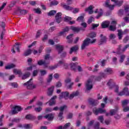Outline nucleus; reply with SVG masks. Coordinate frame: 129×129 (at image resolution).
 Masks as SVG:
<instances>
[{
	"mask_svg": "<svg viewBox=\"0 0 129 129\" xmlns=\"http://www.w3.org/2000/svg\"><path fill=\"white\" fill-rule=\"evenodd\" d=\"M112 88L114 89V92H115V93H117V94L119 96H122V95H126V96H129L128 88H124L123 90L120 92H118V90L119 89V87H118V86L115 85L113 86Z\"/></svg>",
	"mask_w": 129,
	"mask_h": 129,
	"instance_id": "obj_1",
	"label": "nucleus"
},
{
	"mask_svg": "<svg viewBox=\"0 0 129 129\" xmlns=\"http://www.w3.org/2000/svg\"><path fill=\"white\" fill-rule=\"evenodd\" d=\"M50 62H47L46 60H43V59H40L37 62L38 65L39 66H42L43 65L44 68H49L50 70H54L57 68V66H49V63Z\"/></svg>",
	"mask_w": 129,
	"mask_h": 129,
	"instance_id": "obj_2",
	"label": "nucleus"
},
{
	"mask_svg": "<svg viewBox=\"0 0 129 129\" xmlns=\"http://www.w3.org/2000/svg\"><path fill=\"white\" fill-rule=\"evenodd\" d=\"M93 80L92 79H89L85 83V92L86 93H88L90 91H91V89L93 88V85L92 84V82Z\"/></svg>",
	"mask_w": 129,
	"mask_h": 129,
	"instance_id": "obj_3",
	"label": "nucleus"
},
{
	"mask_svg": "<svg viewBox=\"0 0 129 129\" xmlns=\"http://www.w3.org/2000/svg\"><path fill=\"white\" fill-rule=\"evenodd\" d=\"M96 42V39H94L92 40L90 38H87L84 41L82 45L81 48L82 50H84L86 47H87L89 44H93Z\"/></svg>",
	"mask_w": 129,
	"mask_h": 129,
	"instance_id": "obj_4",
	"label": "nucleus"
},
{
	"mask_svg": "<svg viewBox=\"0 0 129 129\" xmlns=\"http://www.w3.org/2000/svg\"><path fill=\"white\" fill-rule=\"evenodd\" d=\"M81 26L83 27L78 28V27H72L71 29L74 32H80V31H85V29L87 28V23L85 22H82L81 24Z\"/></svg>",
	"mask_w": 129,
	"mask_h": 129,
	"instance_id": "obj_5",
	"label": "nucleus"
},
{
	"mask_svg": "<svg viewBox=\"0 0 129 129\" xmlns=\"http://www.w3.org/2000/svg\"><path fill=\"white\" fill-rule=\"evenodd\" d=\"M121 45H119L118 46V48H117V54L118 55L121 54V53H124L129 48V44H125L121 49Z\"/></svg>",
	"mask_w": 129,
	"mask_h": 129,
	"instance_id": "obj_6",
	"label": "nucleus"
},
{
	"mask_svg": "<svg viewBox=\"0 0 129 129\" xmlns=\"http://www.w3.org/2000/svg\"><path fill=\"white\" fill-rule=\"evenodd\" d=\"M33 79H30L27 82L24 83L23 85L24 86H26L27 89H35L36 88V85H34L33 82H32Z\"/></svg>",
	"mask_w": 129,
	"mask_h": 129,
	"instance_id": "obj_7",
	"label": "nucleus"
},
{
	"mask_svg": "<svg viewBox=\"0 0 129 129\" xmlns=\"http://www.w3.org/2000/svg\"><path fill=\"white\" fill-rule=\"evenodd\" d=\"M93 112L95 114V115H98L99 113H105V112H106V110L101 108H96V107H95L93 109Z\"/></svg>",
	"mask_w": 129,
	"mask_h": 129,
	"instance_id": "obj_8",
	"label": "nucleus"
},
{
	"mask_svg": "<svg viewBox=\"0 0 129 129\" xmlns=\"http://www.w3.org/2000/svg\"><path fill=\"white\" fill-rule=\"evenodd\" d=\"M118 33L117 36L119 40H121L122 39V35H125V34H127L128 32V29H125L123 32L121 29H119L117 30Z\"/></svg>",
	"mask_w": 129,
	"mask_h": 129,
	"instance_id": "obj_9",
	"label": "nucleus"
},
{
	"mask_svg": "<svg viewBox=\"0 0 129 129\" xmlns=\"http://www.w3.org/2000/svg\"><path fill=\"white\" fill-rule=\"evenodd\" d=\"M67 108V106L66 105H63L62 106H61L59 109L60 110V112L58 114V117H59V120H62L63 119V111H64V110Z\"/></svg>",
	"mask_w": 129,
	"mask_h": 129,
	"instance_id": "obj_10",
	"label": "nucleus"
},
{
	"mask_svg": "<svg viewBox=\"0 0 129 129\" xmlns=\"http://www.w3.org/2000/svg\"><path fill=\"white\" fill-rule=\"evenodd\" d=\"M23 109L20 106H15L13 107V109L12 110V114H17L19 111H21Z\"/></svg>",
	"mask_w": 129,
	"mask_h": 129,
	"instance_id": "obj_11",
	"label": "nucleus"
},
{
	"mask_svg": "<svg viewBox=\"0 0 129 129\" xmlns=\"http://www.w3.org/2000/svg\"><path fill=\"white\" fill-rule=\"evenodd\" d=\"M110 3V1L109 0H106L105 2V7L106 8H108L109 10H112L114 9V5H110L109 4Z\"/></svg>",
	"mask_w": 129,
	"mask_h": 129,
	"instance_id": "obj_12",
	"label": "nucleus"
},
{
	"mask_svg": "<svg viewBox=\"0 0 129 129\" xmlns=\"http://www.w3.org/2000/svg\"><path fill=\"white\" fill-rule=\"evenodd\" d=\"M65 82L66 83V86H67V88H68L69 89H70L71 88H72V86H73V85L74 84V83H73V82L71 83V79L67 78L65 80ZM68 83H70V85H68Z\"/></svg>",
	"mask_w": 129,
	"mask_h": 129,
	"instance_id": "obj_13",
	"label": "nucleus"
},
{
	"mask_svg": "<svg viewBox=\"0 0 129 129\" xmlns=\"http://www.w3.org/2000/svg\"><path fill=\"white\" fill-rule=\"evenodd\" d=\"M100 40L99 41V45H103L106 43V36L103 35V34L100 35Z\"/></svg>",
	"mask_w": 129,
	"mask_h": 129,
	"instance_id": "obj_14",
	"label": "nucleus"
},
{
	"mask_svg": "<svg viewBox=\"0 0 129 129\" xmlns=\"http://www.w3.org/2000/svg\"><path fill=\"white\" fill-rule=\"evenodd\" d=\"M111 25H110L109 26V30L110 31H115V30H116V24H117L116 21H113L111 22Z\"/></svg>",
	"mask_w": 129,
	"mask_h": 129,
	"instance_id": "obj_15",
	"label": "nucleus"
},
{
	"mask_svg": "<svg viewBox=\"0 0 129 129\" xmlns=\"http://www.w3.org/2000/svg\"><path fill=\"white\" fill-rule=\"evenodd\" d=\"M88 102L90 105H92V106H96V105L98 104V101L97 100H95L92 98L89 99Z\"/></svg>",
	"mask_w": 129,
	"mask_h": 129,
	"instance_id": "obj_16",
	"label": "nucleus"
},
{
	"mask_svg": "<svg viewBox=\"0 0 129 129\" xmlns=\"http://www.w3.org/2000/svg\"><path fill=\"white\" fill-rule=\"evenodd\" d=\"M61 16H62V13L59 12L56 14L55 16V20L57 23H58V24H59V23H61V21H62Z\"/></svg>",
	"mask_w": 129,
	"mask_h": 129,
	"instance_id": "obj_17",
	"label": "nucleus"
},
{
	"mask_svg": "<svg viewBox=\"0 0 129 129\" xmlns=\"http://www.w3.org/2000/svg\"><path fill=\"white\" fill-rule=\"evenodd\" d=\"M60 6H61V7L65 10H67V11H72V10L73 9V7L68 6L64 3H61Z\"/></svg>",
	"mask_w": 129,
	"mask_h": 129,
	"instance_id": "obj_18",
	"label": "nucleus"
},
{
	"mask_svg": "<svg viewBox=\"0 0 129 129\" xmlns=\"http://www.w3.org/2000/svg\"><path fill=\"white\" fill-rule=\"evenodd\" d=\"M44 118H46L47 120H53L54 119V114L49 113L44 116Z\"/></svg>",
	"mask_w": 129,
	"mask_h": 129,
	"instance_id": "obj_19",
	"label": "nucleus"
},
{
	"mask_svg": "<svg viewBox=\"0 0 129 129\" xmlns=\"http://www.w3.org/2000/svg\"><path fill=\"white\" fill-rule=\"evenodd\" d=\"M104 73H106V75H111V74H113V71L112 69L110 68H108L104 70Z\"/></svg>",
	"mask_w": 129,
	"mask_h": 129,
	"instance_id": "obj_20",
	"label": "nucleus"
},
{
	"mask_svg": "<svg viewBox=\"0 0 129 129\" xmlns=\"http://www.w3.org/2000/svg\"><path fill=\"white\" fill-rule=\"evenodd\" d=\"M54 88H55L54 86H52L49 88H48V91L47 92L48 96H52L53 92H54Z\"/></svg>",
	"mask_w": 129,
	"mask_h": 129,
	"instance_id": "obj_21",
	"label": "nucleus"
},
{
	"mask_svg": "<svg viewBox=\"0 0 129 129\" xmlns=\"http://www.w3.org/2000/svg\"><path fill=\"white\" fill-rule=\"evenodd\" d=\"M71 70H73V71H76V68H77V66H78V63H71L70 64Z\"/></svg>",
	"mask_w": 129,
	"mask_h": 129,
	"instance_id": "obj_22",
	"label": "nucleus"
},
{
	"mask_svg": "<svg viewBox=\"0 0 129 129\" xmlns=\"http://www.w3.org/2000/svg\"><path fill=\"white\" fill-rule=\"evenodd\" d=\"M25 118L26 119H28L29 120H35V119H36V116L29 114L28 115H26V116H25Z\"/></svg>",
	"mask_w": 129,
	"mask_h": 129,
	"instance_id": "obj_23",
	"label": "nucleus"
},
{
	"mask_svg": "<svg viewBox=\"0 0 129 129\" xmlns=\"http://www.w3.org/2000/svg\"><path fill=\"white\" fill-rule=\"evenodd\" d=\"M109 24H110L109 21H105L104 22H102L101 24L102 29H105L106 28H108V27L109 26Z\"/></svg>",
	"mask_w": 129,
	"mask_h": 129,
	"instance_id": "obj_24",
	"label": "nucleus"
},
{
	"mask_svg": "<svg viewBox=\"0 0 129 129\" xmlns=\"http://www.w3.org/2000/svg\"><path fill=\"white\" fill-rule=\"evenodd\" d=\"M85 11V12H88L89 15H92V14H93V7L92 6H90L87 8H86Z\"/></svg>",
	"mask_w": 129,
	"mask_h": 129,
	"instance_id": "obj_25",
	"label": "nucleus"
},
{
	"mask_svg": "<svg viewBox=\"0 0 129 129\" xmlns=\"http://www.w3.org/2000/svg\"><path fill=\"white\" fill-rule=\"evenodd\" d=\"M70 93L68 91L62 92L59 94V97H68Z\"/></svg>",
	"mask_w": 129,
	"mask_h": 129,
	"instance_id": "obj_26",
	"label": "nucleus"
},
{
	"mask_svg": "<svg viewBox=\"0 0 129 129\" xmlns=\"http://www.w3.org/2000/svg\"><path fill=\"white\" fill-rule=\"evenodd\" d=\"M115 5H114V6H116L117 7H121V6H122V4H123V0H117V1H116L115 2Z\"/></svg>",
	"mask_w": 129,
	"mask_h": 129,
	"instance_id": "obj_27",
	"label": "nucleus"
},
{
	"mask_svg": "<svg viewBox=\"0 0 129 129\" xmlns=\"http://www.w3.org/2000/svg\"><path fill=\"white\" fill-rule=\"evenodd\" d=\"M55 47L58 51V54H60V53H62V51H63V49H64V47H63V46L60 45H55Z\"/></svg>",
	"mask_w": 129,
	"mask_h": 129,
	"instance_id": "obj_28",
	"label": "nucleus"
},
{
	"mask_svg": "<svg viewBox=\"0 0 129 129\" xmlns=\"http://www.w3.org/2000/svg\"><path fill=\"white\" fill-rule=\"evenodd\" d=\"M78 46L77 45H75L73 47H72L71 48V50L70 51V54H72V53H73V52H76V51L78 50Z\"/></svg>",
	"mask_w": 129,
	"mask_h": 129,
	"instance_id": "obj_29",
	"label": "nucleus"
},
{
	"mask_svg": "<svg viewBox=\"0 0 129 129\" xmlns=\"http://www.w3.org/2000/svg\"><path fill=\"white\" fill-rule=\"evenodd\" d=\"M30 75H31V73H30L29 72H27L23 75L22 77V79L23 80H25V79H27V78H29Z\"/></svg>",
	"mask_w": 129,
	"mask_h": 129,
	"instance_id": "obj_30",
	"label": "nucleus"
},
{
	"mask_svg": "<svg viewBox=\"0 0 129 129\" xmlns=\"http://www.w3.org/2000/svg\"><path fill=\"white\" fill-rule=\"evenodd\" d=\"M79 94H80L79 91H76L73 92L72 94H71L70 95V97H76V96H78Z\"/></svg>",
	"mask_w": 129,
	"mask_h": 129,
	"instance_id": "obj_31",
	"label": "nucleus"
},
{
	"mask_svg": "<svg viewBox=\"0 0 129 129\" xmlns=\"http://www.w3.org/2000/svg\"><path fill=\"white\" fill-rule=\"evenodd\" d=\"M15 50H17L18 52H20V47L19 45L16 44L13 46V48L12 50V53H16V51H15Z\"/></svg>",
	"mask_w": 129,
	"mask_h": 129,
	"instance_id": "obj_32",
	"label": "nucleus"
},
{
	"mask_svg": "<svg viewBox=\"0 0 129 129\" xmlns=\"http://www.w3.org/2000/svg\"><path fill=\"white\" fill-rule=\"evenodd\" d=\"M55 99H56V98L55 97L51 98V99L49 101V105L50 106L52 105H54V104H55L56 103V101H55Z\"/></svg>",
	"mask_w": 129,
	"mask_h": 129,
	"instance_id": "obj_33",
	"label": "nucleus"
},
{
	"mask_svg": "<svg viewBox=\"0 0 129 129\" xmlns=\"http://www.w3.org/2000/svg\"><path fill=\"white\" fill-rule=\"evenodd\" d=\"M88 37H89V38H91V39H93V38H95L96 37V33L94 32H91L89 34Z\"/></svg>",
	"mask_w": 129,
	"mask_h": 129,
	"instance_id": "obj_34",
	"label": "nucleus"
},
{
	"mask_svg": "<svg viewBox=\"0 0 129 129\" xmlns=\"http://www.w3.org/2000/svg\"><path fill=\"white\" fill-rule=\"evenodd\" d=\"M31 54H32V50L29 49L24 52V56H29V55H31Z\"/></svg>",
	"mask_w": 129,
	"mask_h": 129,
	"instance_id": "obj_35",
	"label": "nucleus"
},
{
	"mask_svg": "<svg viewBox=\"0 0 129 129\" xmlns=\"http://www.w3.org/2000/svg\"><path fill=\"white\" fill-rule=\"evenodd\" d=\"M15 67H16V65L15 64L12 63L11 64L5 67V69H6V70L13 69V68H15Z\"/></svg>",
	"mask_w": 129,
	"mask_h": 129,
	"instance_id": "obj_36",
	"label": "nucleus"
},
{
	"mask_svg": "<svg viewBox=\"0 0 129 129\" xmlns=\"http://www.w3.org/2000/svg\"><path fill=\"white\" fill-rule=\"evenodd\" d=\"M73 36V34H70V35H69L67 37V39H68V43H72V42H73V39H72Z\"/></svg>",
	"mask_w": 129,
	"mask_h": 129,
	"instance_id": "obj_37",
	"label": "nucleus"
},
{
	"mask_svg": "<svg viewBox=\"0 0 129 129\" xmlns=\"http://www.w3.org/2000/svg\"><path fill=\"white\" fill-rule=\"evenodd\" d=\"M69 31V28L68 27H67L66 28L63 29V31L60 32L59 33L60 35H64L65 33H67V32Z\"/></svg>",
	"mask_w": 129,
	"mask_h": 129,
	"instance_id": "obj_38",
	"label": "nucleus"
},
{
	"mask_svg": "<svg viewBox=\"0 0 129 129\" xmlns=\"http://www.w3.org/2000/svg\"><path fill=\"white\" fill-rule=\"evenodd\" d=\"M14 73H15L16 74H18L19 75H22L23 74V73H22V71H21L20 70H17L14 69L13 70Z\"/></svg>",
	"mask_w": 129,
	"mask_h": 129,
	"instance_id": "obj_39",
	"label": "nucleus"
},
{
	"mask_svg": "<svg viewBox=\"0 0 129 129\" xmlns=\"http://www.w3.org/2000/svg\"><path fill=\"white\" fill-rule=\"evenodd\" d=\"M77 21L79 22L83 23L84 22V16H80L77 19Z\"/></svg>",
	"mask_w": 129,
	"mask_h": 129,
	"instance_id": "obj_40",
	"label": "nucleus"
},
{
	"mask_svg": "<svg viewBox=\"0 0 129 129\" xmlns=\"http://www.w3.org/2000/svg\"><path fill=\"white\" fill-rule=\"evenodd\" d=\"M56 13H57V12L55 10H52L50 11L48 14V16H49V17H51L52 16H54V15H55V14H56Z\"/></svg>",
	"mask_w": 129,
	"mask_h": 129,
	"instance_id": "obj_41",
	"label": "nucleus"
},
{
	"mask_svg": "<svg viewBox=\"0 0 129 129\" xmlns=\"http://www.w3.org/2000/svg\"><path fill=\"white\" fill-rule=\"evenodd\" d=\"M124 59H125V55L124 54L121 55L120 56V60H119L120 63H122V62L124 61Z\"/></svg>",
	"mask_w": 129,
	"mask_h": 129,
	"instance_id": "obj_42",
	"label": "nucleus"
},
{
	"mask_svg": "<svg viewBox=\"0 0 129 129\" xmlns=\"http://www.w3.org/2000/svg\"><path fill=\"white\" fill-rule=\"evenodd\" d=\"M117 112V110L112 109L110 111V115L111 116L114 115L115 114H116Z\"/></svg>",
	"mask_w": 129,
	"mask_h": 129,
	"instance_id": "obj_43",
	"label": "nucleus"
},
{
	"mask_svg": "<svg viewBox=\"0 0 129 129\" xmlns=\"http://www.w3.org/2000/svg\"><path fill=\"white\" fill-rule=\"evenodd\" d=\"M52 79H53V74H51L48 76V78L47 80V82L48 83H50V82L52 81Z\"/></svg>",
	"mask_w": 129,
	"mask_h": 129,
	"instance_id": "obj_44",
	"label": "nucleus"
},
{
	"mask_svg": "<svg viewBox=\"0 0 129 129\" xmlns=\"http://www.w3.org/2000/svg\"><path fill=\"white\" fill-rule=\"evenodd\" d=\"M122 106H125V105H127L129 103V100H124L121 101Z\"/></svg>",
	"mask_w": 129,
	"mask_h": 129,
	"instance_id": "obj_45",
	"label": "nucleus"
},
{
	"mask_svg": "<svg viewBox=\"0 0 129 129\" xmlns=\"http://www.w3.org/2000/svg\"><path fill=\"white\" fill-rule=\"evenodd\" d=\"M24 127L26 129L32 128L33 127V125L31 124H26L24 125Z\"/></svg>",
	"mask_w": 129,
	"mask_h": 129,
	"instance_id": "obj_46",
	"label": "nucleus"
},
{
	"mask_svg": "<svg viewBox=\"0 0 129 129\" xmlns=\"http://www.w3.org/2000/svg\"><path fill=\"white\" fill-rule=\"evenodd\" d=\"M40 75L41 76H45V75H46V74H47V71H46V70H40Z\"/></svg>",
	"mask_w": 129,
	"mask_h": 129,
	"instance_id": "obj_47",
	"label": "nucleus"
},
{
	"mask_svg": "<svg viewBox=\"0 0 129 129\" xmlns=\"http://www.w3.org/2000/svg\"><path fill=\"white\" fill-rule=\"evenodd\" d=\"M98 120H99V121H100L101 123H103V121H104L103 116H99L98 117Z\"/></svg>",
	"mask_w": 129,
	"mask_h": 129,
	"instance_id": "obj_48",
	"label": "nucleus"
},
{
	"mask_svg": "<svg viewBox=\"0 0 129 129\" xmlns=\"http://www.w3.org/2000/svg\"><path fill=\"white\" fill-rule=\"evenodd\" d=\"M71 125V123L70 122L64 124L63 127L62 126V129H67Z\"/></svg>",
	"mask_w": 129,
	"mask_h": 129,
	"instance_id": "obj_49",
	"label": "nucleus"
},
{
	"mask_svg": "<svg viewBox=\"0 0 129 129\" xmlns=\"http://www.w3.org/2000/svg\"><path fill=\"white\" fill-rule=\"evenodd\" d=\"M38 73H39V70H35L33 71V72L32 76H33V77H36V76H37V75H38Z\"/></svg>",
	"mask_w": 129,
	"mask_h": 129,
	"instance_id": "obj_50",
	"label": "nucleus"
},
{
	"mask_svg": "<svg viewBox=\"0 0 129 129\" xmlns=\"http://www.w3.org/2000/svg\"><path fill=\"white\" fill-rule=\"evenodd\" d=\"M103 100L104 102V103H107V100L109 101V102H112L113 101L112 100H109L107 97H105L103 99Z\"/></svg>",
	"mask_w": 129,
	"mask_h": 129,
	"instance_id": "obj_51",
	"label": "nucleus"
},
{
	"mask_svg": "<svg viewBox=\"0 0 129 129\" xmlns=\"http://www.w3.org/2000/svg\"><path fill=\"white\" fill-rule=\"evenodd\" d=\"M71 20H72V18L70 17L65 16L64 17V22H70Z\"/></svg>",
	"mask_w": 129,
	"mask_h": 129,
	"instance_id": "obj_52",
	"label": "nucleus"
},
{
	"mask_svg": "<svg viewBox=\"0 0 129 129\" xmlns=\"http://www.w3.org/2000/svg\"><path fill=\"white\" fill-rule=\"evenodd\" d=\"M42 108L41 107H36L34 108V110L35 111H36V112H41V111H42Z\"/></svg>",
	"mask_w": 129,
	"mask_h": 129,
	"instance_id": "obj_53",
	"label": "nucleus"
},
{
	"mask_svg": "<svg viewBox=\"0 0 129 129\" xmlns=\"http://www.w3.org/2000/svg\"><path fill=\"white\" fill-rule=\"evenodd\" d=\"M16 4H17V2L16 1L11 2L9 5V8H13L15 7V6L16 5Z\"/></svg>",
	"mask_w": 129,
	"mask_h": 129,
	"instance_id": "obj_54",
	"label": "nucleus"
},
{
	"mask_svg": "<svg viewBox=\"0 0 129 129\" xmlns=\"http://www.w3.org/2000/svg\"><path fill=\"white\" fill-rule=\"evenodd\" d=\"M58 4V1H52L50 3V7H52V6H57V5Z\"/></svg>",
	"mask_w": 129,
	"mask_h": 129,
	"instance_id": "obj_55",
	"label": "nucleus"
},
{
	"mask_svg": "<svg viewBox=\"0 0 129 129\" xmlns=\"http://www.w3.org/2000/svg\"><path fill=\"white\" fill-rule=\"evenodd\" d=\"M129 40V36H127L124 38L123 39V42L124 43V44H126L127 43L128 41Z\"/></svg>",
	"mask_w": 129,
	"mask_h": 129,
	"instance_id": "obj_56",
	"label": "nucleus"
},
{
	"mask_svg": "<svg viewBox=\"0 0 129 129\" xmlns=\"http://www.w3.org/2000/svg\"><path fill=\"white\" fill-rule=\"evenodd\" d=\"M10 85H11L14 88H17L18 87V84L17 83H11Z\"/></svg>",
	"mask_w": 129,
	"mask_h": 129,
	"instance_id": "obj_57",
	"label": "nucleus"
},
{
	"mask_svg": "<svg viewBox=\"0 0 129 129\" xmlns=\"http://www.w3.org/2000/svg\"><path fill=\"white\" fill-rule=\"evenodd\" d=\"M34 11L36 14H41L42 13V11H41V10L40 9V8L34 9Z\"/></svg>",
	"mask_w": 129,
	"mask_h": 129,
	"instance_id": "obj_58",
	"label": "nucleus"
},
{
	"mask_svg": "<svg viewBox=\"0 0 129 129\" xmlns=\"http://www.w3.org/2000/svg\"><path fill=\"white\" fill-rule=\"evenodd\" d=\"M116 37L114 34H111L109 36L110 40H113V39H115Z\"/></svg>",
	"mask_w": 129,
	"mask_h": 129,
	"instance_id": "obj_59",
	"label": "nucleus"
},
{
	"mask_svg": "<svg viewBox=\"0 0 129 129\" xmlns=\"http://www.w3.org/2000/svg\"><path fill=\"white\" fill-rule=\"evenodd\" d=\"M92 21H94V18H93V17L91 16L90 17V18L89 19L88 21V24H91V23H92Z\"/></svg>",
	"mask_w": 129,
	"mask_h": 129,
	"instance_id": "obj_60",
	"label": "nucleus"
},
{
	"mask_svg": "<svg viewBox=\"0 0 129 129\" xmlns=\"http://www.w3.org/2000/svg\"><path fill=\"white\" fill-rule=\"evenodd\" d=\"M99 75L101 77V78H105V77H106L107 75L105 73H100Z\"/></svg>",
	"mask_w": 129,
	"mask_h": 129,
	"instance_id": "obj_61",
	"label": "nucleus"
},
{
	"mask_svg": "<svg viewBox=\"0 0 129 129\" xmlns=\"http://www.w3.org/2000/svg\"><path fill=\"white\" fill-rule=\"evenodd\" d=\"M118 16H120V17H121V16L123 15V10L122 9L119 10L118 12Z\"/></svg>",
	"mask_w": 129,
	"mask_h": 129,
	"instance_id": "obj_62",
	"label": "nucleus"
},
{
	"mask_svg": "<svg viewBox=\"0 0 129 129\" xmlns=\"http://www.w3.org/2000/svg\"><path fill=\"white\" fill-rule=\"evenodd\" d=\"M41 30H38L36 33V39H38V38H40V36H41Z\"/></svg>",
	"mask_w": 129,
	"mask_h": 129,
	"instance_id": "obj_63",
	"label": "nucleus"
},
{
	"mask_svg": "<svg viewBox=\"0 0 129 129\" xmlns=\"http://www.w3.org/2000/svg\"><path fill=\"white\" fill-rule=\"evenodd\" d=\"M20 14L21 15H26V14H28V11L26 10H22L20 11Z\"/></svg>",
	"mask_w": 129,
	"mask_h": 129,
	"instance_id": "obj_64",
	"label": "nucleus"
}]
</instances>
